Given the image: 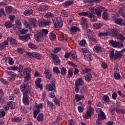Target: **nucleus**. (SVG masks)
<instances>
[{
    "mask_svg": "<svg viewBox=\"0 0 125 125\" xmlns=\"http://www.w3.org/2000/svg\"><path fill=\"white\" fill-rule=\"evenodd\" d=\"M20 90L22 93V103L25 106H29L30 101L29 100V94L31 93V89L29 84L22 83L20 86Z\"/></svg>",
    "mask_w": 125,
    "mask_h": 125,
    "instance_id": "obj_1",
    "label": "nucleus"
},
{
    "mask_svg": "<svg viewBox=\"0 0 125 125\" xmlns=\"http://www.w3.org/2000/svg\"><path fill=\"white\" fill-rule=\"evenodd\" d=\"M29 22L27 21H24V25L26 28L29 29L30 31H32V28H35L38 25V21L35 18H30L29 20Z\"/></svg>",
    "mask_w": 125,
    "mask_h": 125,
    "instance_id": "obj_2",
    "label": "nucleus"
},
{
    "mask_svg": "<svg viewBox=\"0 0 125 125\" xmlns=\"http://www.w3.org/2000/svg\"><path fill=\"white\" fill-rule=\"evenodd\" d=\"M84 84V82L82 78H78L75 83V91L76 93L79 92V87H81Z\"/></svg>",
    "mask_w": 125,
    "mask_h": 125,
    "instance_id": "obj_3",
    "label": "nucleus"
},
{
    "mask_svg": "<svg viewBox=\"0 0 125 125\" xmlns=\"http://www.w3.org/2000/svg\"><path fill=\"white\" fill-rule=\"evenodd\" d=\"M102 11H108V9L103 6H100L97 7V8L95 9L94 14L97 15L98 18H100L101 17Z\"/></svg>",
    "mask_w": 125,
    "mask_h": 125,
    "instance_id": "obj_4",
    "label": "nucleus"
},
{
    "mask_svg": "<svg viewBox=\"0 0 125 125\" xmlns=\"http://www.w3.org/2000/svg\"><path fill=\"white\" fill-rule=\"evenodd\" d=\"M53 21L54 22V24L55 28H58V27H60V28H61V27L63 26V21H62V19L60 17H57L56 22H55V21L53 20Z\"/></svg>",
    "mask_w": 125,
    "mask_h": 125,
    "instance_id": "obj_5",
    "label": "nucleus"
},
{
    "mask_svg": "<svg viewBox=\"0 0 125 125\" xmlns=\"http://www.w3.org/2000/svg\"><path fill=\"white\" fill-rule=\"evenodd\" d=\"M51 57L52 59H53V62L56 66L59 65V64L61 63V61L60 60V59H59V57H58L57 55L51 54Z\"/></svg>",
    "mask_w": 125,
    "mask_h": 125,
    "instance_id": "obj_6",
    "label": "nucleus"
},
{
    "mask_svg": "<svg viewBox=\"0 0 125 125\" xmlns=\"http://www.w3.org/2000/svg\"><path fill=\"white\" fill-rule=\"evenodd\" d=\"M82 51H83L84 53V57L87 61H91V59H92V58L91 57V54L90 52L86 50L81 49L80 50V52H82Z\"/></svg>",
    "mask_w": 125,
    "mask_h": 125,
    "instance_id": "obj_7",
    "label": "nucleus"
},
{
    "mask_svg": "<svg viewBox=\"0 0 125 125\" xmlns=\"http://www.w3.org/2000/svg\"><path fill=\"white\" fill-rule=\"evenodd\" d=\"M38 23L40 27H44V26H48L50 24V21L41 19L39 20Z\"/></svg>",
    "mask_w": 125,
    "mask_h": 125,
    "instance_id": "obj_8",
    "label": "nucleus"
},
{
    "mask_svg": "<svg viewBox=\"0 0 125 125\" xmlns=\"http://www.w3.org/2000/svg\"><path fill=\"white\" fill-rule=\"evenodd\" d=\"M80 22L83 29H87L88 26V22L87 21V19L84 17H82L80 20Z\"/></svg>",
    "mask_w": 125,
    "mask_h": 125,
    "instance_id": "obj_9",
    "label": "nucleus"
},
{
    "mask_svg": "<svg viewBox=\"0 0 125 125\" xmlns=\"http://www.w3.org/2000/svg\"><path fill=\"white\" fill-rule=\"evenodd\" d=\"M44 75L46 78L48 80H50L52 79V74H51V72L49 69L47 68L45 69L44 72Z\"/></svg>",
    "mask_w": 125,
    "mask_h": 125,
    "instance_id": "obj_10",
    "label": "nucleus"
},
{
    "mask_svg": "<svg viewBox=\"0 0 125 125\" xmlns=\"http://www.w3.org/2000/svg\"><path fill=\"white\" fill-rule=\"evenodd\" d=\"M78 32H81V29L77 26H72L70 27V32L71 35H76Z\"/></svg>",
    "mask_w": 125,
    "mask_h": 125,
    "instance_id": "obj_11",
    "label": "nucleus"
},
{
    "mask_svg": "<svg viewBox=\"0 0 125 125\" xmlns=\"http://www.w3.org/2000/svg\"><path fill=\"white\" fill-rule=\"evenodd\" d=\"M19 39L22 42H28V41L31 40V37H30V35L27 34L26 35L19 36Z\"/></svg>",
    "mask_w": 125,
    "mask_h": 125,
    "instance_id": "obj_12",
    "label": "nucleus"
},
{
    "mask_svg": "<svg viewBox=\"0 0 125 125\" xmlns=\"http://www.w3.org/2000/svg\"><path fill=\"white\" fill-rule=\"evenodd\" d=\"M16 25L14 24L13 29L16 30V28L18 30H20L22 28V24L21 23V21L18 19L15 21Z\"/></svg>",
    "mask_w": 125,
    "mask_h": 125,
    "instance_id": "obj_13",
    "label": "nucleus"
},
{
    "mask_svg": "<svg viewBox=\"0 0 125 125\" xmlns=\"http://www.w3.org/2000/svg\"><path fill=\"white\" fill-rule=\"evenodd\" d=\"M11 121L12 123H15V124L17 123H20L22 122V117L21 116H15L11 118Z\"/></svg>",
    "mask_w": 125,
    "mask_h": 125,
    "instance_id": "obj_14",
    "label": "nucleus"
},
{
    "mask_svg": "<svg viewBox=\"0 0 125 125\" xmlns=\"http://www.w3.org/2000/svg\"><path fill=\"white\" fill-rule=\"evenodd\" d=\"M41 83H42V78H38L35 82L36 86L40 89H42V85L41 84Z\"/></svg>",
    "mask_w": 125,
    "mask_h": 125,
    "instance_id": "obj_15",
    "label": "nucleus"
},
{
    "mask_svg": "<svg viewBox=\"0 0 125 125\" xmlns=\"http://www.w3.org/2000/svg\"><path fill=\"white\" fill-rule=\"evenodd\" d=\"M88 17L89 18L90 21H91L92 22H96V21H97V17L92 13L89 12Z\"/></svg>",
    "mask_w": 125,
    "mask_h": 125,
    "instance_id": "obj_16",
    "label": "nucleus"
},
{
    "mask_svg": "<svg viewBox=\"0 0 125 125\" xmlns=\"http://www.w3.org/2000/svg\"><path fill=\"white\" fill-rule=\"evenodd\" d=\"M34 37L36 42H42V38H43V36L40 32L36 34Z\"/></svg>",
    "mask_w": 125,
    "mask_h": 125,
    "instance_id": "obj_17",
    "label": "nucleus"
},
{
    "mask_svg": "<svg viewBox=\"0 0 125 125\" xmlns=\"http://www.w3.org/2000/svg\"><path fill=\"white\" fill-rule=\"evenodd\" d=\"M47 107L50 110H53L56 108L55 104L52 102L49 101H47Z\"/></svg>",
    "mask_w": 125,
    "mask_h": 125,
    "instance_id": "obj_18",
    "label": "nucleus"
},
{
    "mask_svg": "<svg viewBox=\"0 0 125 125\" xmlns=\"http://www.w3.org/2000/svg\"><path fill=\"white\" fill-rule=\"evenodd\" d=\"M7 40L12 45H17V40L11 37H8Z\"/></svg>",
    "mask_w": 125,
    "mask_h": 125,
    "instance_id": "obj_19",
    "label": "nucleus"
},
{
    "mask_svg": "<svg viewBox=\"0 0 125 125\" xmlns=\"http://www.w3.org/2000/svg\"><path fill=\"white\" fill-rule=\"evenodd\" d=\"M46 89L47 91H53V92H56V88L53 87V86L50 84H47L46 85Z\"/></svg>",
    "mask_w": 125,
    "mask_h": 125,
    "instance_id": "obj_20",
    "label": "nucleus"
},
{
    "mask_svg": "<svg viewBox=\"0 0 125 125\" xmlns=\"http://www.w3.org/2000/svg\"><path fill=\"white\" fill-rule=\"evenodd\" d=\"M98 121H102V120L106 119V115H105V113L103 111L101 112L100 114H98Z\"/></svg>",
    "mask_w": 125,
    "mask_h": 125,
    "instance_id": "obj_21",
    "label": "nucleus"
},
{
    "mask_svg": "<svg viewBox=\"0 0 125 125\" xmlns=\"http://www.w3.org/2000/svg\"><path fill=\"white\" fill-rule=\"evenodd\" d=\"M123 19L119 18L115 20L114 22L116 23V24H117V25L123 26H125V24L124 22H123Z\"/></svg>",
    "mask_w": 125,
    "mask_h": 125,
    "instance_id": "obj_22",
    "label": "nucleus"
},
{
    "mask_svg": "<svg viewBox=\"0 0 125 125\" xmlns=\"http://www.w3.org/2000/svg\"><path fill=\"white\" fill-rule=\"evenodd\" d=\"M14 24H12V21H7L4 23V26L5 28L10 29V28H13Z\"/></svg>",
    "mask_w": 125,
    "mask_h": 125,
    "instance_id": "obj_23",
    "label": "nucleus"
},
{
    "mask_svg": "<svg viewBox=\"0 0 125 125\" xmlns=\"http://www.w3.org/2000/svg\"><path fill=\"white\" fill-rule=\"evenodd\" d=\"M35 105H34L35 108L37 109V110H39V111H41V110H42L43 109V103H40L38 104L37 103H35Z\"/></svg>",
    "mask_w": 125,
    "mask_h": 125,
    "instance_id": "obj_24",
    "label": "nucleus"
},
{
    "mask_svg": "<svg viewBox=\"0 0 125 125\" xmlns=\"http://www.w3.org/2000/svg\"><path fill=\"white\" fill-rule=\"evenodd\" d=\"M33 13H34V11H33V9H28L25 10L23 14L25 16H29V15H32Z\"/></svg>",
    "mask_w": 125,
    "mask_h": 125,
    "instance_id": "obj_25",
    "label": "nucleus"
},
{
    "mask_svg": "<svg viewBox=\"0 0 125 125\" xmlns=\"http://www.w3.org/2000/svg\"><path fill=\"white\" fill-rule=\"evenodd\" d=\"M33 57L37 59V60H41L42 59V55L38 52L33 53Z\"/></svg>",
    "mask_w": 125,
    "mask_h": 125,
    "instance_id": "obj_26",
    "label": "nucleus"
},
{
    "mask_svg": "<svg viewBox=\"0 0 125 125\" xmlns=\"http://www.w3.org/2000/svg\"><path fill=\"white\" fill-rule=\"evenodd\" d=\"M70 57L73 59V60H77L78 59L76 51L73 50L70 51Z\"/></svg>",
    "mask_w": 125,
    "mask_h": 125,
    "instance_id": "obj_27",
    "label": "nucleus"
},
{
    "mask_svg": "<svg viewBox=\"0 0 125 125\" xmlns=\"http://www.w3.org/2000/svg\"><path fill=\"white\" fill-rule=\"evenodd\" d=\"M93 50L96 53H101L102 52V49L100 46L96 45L93 48Z\"/></svg>",
    "mask_w": 125,
    "mask_h": 125,
    "instance_id": "obj_28",
    "label": "nucleus"
},
{
    "mask_svg": "<svg viewBox=\"0 0 125 125\" xmlns=\"http://www.w3.org/2000/svg\"><path fill=\"white\" fill-rule=\"evenodd\" d=\"M74 98L76 102H79V101H81V100H82L83 98H84V96L79 95V94H75Z\"/></svg>",
    "mask_w": 125,
    "mask_h": 125,
    "instance_id": "obj_29",
    "label": "nucleus"
},
{
    "mask_svg": "<svg viewBox=\"0 0 125 125\" xmlns=\"http://www.w3.org/2000/svg\"><path fill=\"white\" fill-rule=\"evenodd\" d=\"M14 102L13 101L8 102L6 103V105L9 108L11 109H15V106H14Z\"/></svg>",
    "mask_w": 125,
    "mask_h": 125,
    "instance_id": "obj_30",
    "label": "nucleus"
},
{
    "mask_svg": "<svg viewBox=\"0 0 125 125\" xmlns=\"http://www.w3.org/2000/svg\"><path fill=\"white\" fill-rule=\"evenodd\" d=\"M108 42L112 47H117L118 46V42L113 40H109Z\"/></svg>",
    "mask_w": 125,
    "mask_h": 125,
    "instance_id": "obj_31",
    "label": "nucleus"
},
{
    "mask_svg": "<svg viewBox=\"0 0 125 125\" xmlns=\"http://www.w3.org/2000/svg\"><path fill=\"white\" fill-rule=\"evenodd\" d=\"M102 17L104 20L107 21L109 20V14L107 13V11H104L103 13Z\"/></svg>",
    "mask_w": 125,
    "mask_h": 125,
    "instance_id": "obj_32",
    "label": "nucleus"
},
{
    "mask_svg": "<svg viewBox=\"0 0 125 125\" xmlns=\"http://www.w3.org/2000/svg\"><path fill=\"white\" fill-rule=\"evenodd\" d=\"M49 38L50 41L54 42V41L56 40V35L52 32H50L49 33Z\"/></svg>",
    "mask_w": 125,
    "mask_h": 125,
    "instance_id": "obj_33",
    "label": "nucleus"
},
{
    "mask_svg": "<svg viewBox=\"0 0 125 125\" xmlns=\"http://www.w3.org/2000/svg\"><path fill=\"white\" fill-rule=\"evenodd\" d=\"M92 78V75L90 73H88L85 76V80L86 82H91V79Z\"/></svg>",
    "mask_w": 125,
    "mask_h": 125,
    "instance_id": "obj_34",
    "label": "nucleus"
},
{
    "mask_svg": "<svg viewBox=\"0 0 125 125\" xmlns=\"http://www.w3.org/2000/svg\"><path fill=\"white\" fill-rule=\"evenodd\" d=\"M63 4V6H70V5H73L74 4V1L72 0H69L64 2Z\"/></svg>",
    "mask_w": 125,
    "mask_h": 125,
    "instance_id": "obj_35",
    "label": "nucleus"
},
{
    "mask_svg": "<svg viewBox=\"0 0 125 125\" xmlns=\"http://www.w3.org/2000/svg\"><path fill=\"white\" fill-rule=\"evenodd\" d=\"M3 96V90L2 89H0V103L3 104L4 103V100L2 99Z\"/></svg>",
    "mask_w": 125,
    "mask_h": 125,
    "instance_id": "obj_36",
    "label": "nucleus"
},
{
    "mask_svg": "<svg viewBox=\"0 0 125 125\" xmlns=\"http://www.w3.org/2000/svg\"><path fill=\"white\" fill-rule=\"evenodd\" d=\"M39 32L42 36V37H43L46 36V35L48 34V30L45 29H42V30H41V31Z\"/></svg>",
    "mask_w": 125,
    "mask_h": 125,
    "instance_id": "obj_37",
    "label": "nucleus"
},
{
    "mask_svg": "<svg viewBox=\"0 0 125 125\" xmlns=\"http://www.w3.org/2000/svg\"><path fill=\"white\" fill-rule=\"evenodd\" d=\"M38 122H42L43 121V113H39L37 116Z\"/></svg>",
    "mask_w": 125,
    "mask_h": 125,
    "instance_id": "obj_38",
    "label": "nucleus"
},
{
    "mask_svg": "<svg viewBox=\"0 0 125 125\" xmlns=\"http://www.w3.org/2000/svg\"><path fill=\"white\" fill-rule=\"evenodd\" d=\"M12 7L11 6H8L5 7V11L7 14H10L12 12Z\"/></svg>",
    "mask_w": 125,
    "mask_h": 125,
    "instance_id": "obj_39",
    "label": "nucleus"
},
{
    "mask_svg": "<svg viewBox=\"0 0 125 125\" xmlns=\"http://www.w3.org/2000/svg\"><path fill=\"white\" fill-rule=\"evenodd\" d=\"M89 41H90V42H97V40H96V36L94 34L93 35H90Z\"/></svg>",
    "mask_w": 125,
    "mask_h": 125,
    "instance_id": "obj_40",
    "label": "nucleus"
},
{
    "mask_svg": "<svg viewBox=\"0 0 125 125\" xmlns=\"http://www.w3.org/2000/svg\"><path fill=\"white\" fill-rule=\"evenodd\" d=\"M28 45L29 48H31L32 50L38 49V47L36 45H35V44L32 43L31 42H30L28 44Z\"/></svg>",
    "mask_w": 125,
    "mask_h": 125,
    "instance_id": "obj_41",
    "label": "nucleus"
},
{
    "mask_svg": "<svg viewBox=\"0 0 125 125\" xmlns=\"http://www.w3.org/2000/svg\"><path fill=\"white\" fill-rule=\"evenodd\" d=\"M123 55L121 53V52L116 51L114 55V59H118V58H120V57H122Z\"/></svg>",
    "mask_w": 125,
    "mask_h": 125,
    "instance_id": "obj_42",
    "label": "nucleus"
},
{
    "mask_svg": "<svg viewBox=\"0 0 125 125\" xmlns=\"http://www.w3.org/2000/svg\"><path fill=\"white\" fill-rule=\"evenodd\" d=\"M108 36H109V34H108V33L105 32H101L98 33V37L99 38H102V37H108Z\"/></svg>",
    "mask_w": 125,
    "mask_h": 125,
    "instance_id": "obj_43",
    "label": "nucleus"
},
{
    "mask_svg": "<svg viewBox=\"0 0 125 125\" xmlns=\"http://www.w3.org/2000/svg\"><path fill=\"white\" fill-rule=\"evenodd\" d=\"M91 113H89L88 111H86V114L83 115V117L85 120H88V119H90L91 117Z\"/></svg>",
    "mask_w": 125,
    "mask_h": 125,
    "instance_id": "obj_44",
    "label": "nucleus"
},
{
    "mask_svg": "<svg viewBox=\"0 0 125 125\" xmlns=\"http://www.w3.org/2000/svg\"><path fill=\"white\" fill-rule=\"evenodd\" d=\"M40 112H41V110H39L38 109L34 110L33 112V118H34V119H36V118L38 117L39 114H40Z\"/></svg>",
    "mask_w": 125,
    "mask_h": 125,
    "instance_id": "obj_45",
    "label": "nucleus"
},
{
    "mask_svg": "<svg viewBox=\"0 0 125 125\" xmlns=\"http://www.w3.org/2000/svg\"><path fill=\"white\" fill-rule=\"evenodd\" d=\"M61 75L62 76H65L66 74H67V69H66V68L65 67H62L61 69Z\"/></svg>",
    "mask_w": 125,
    "mask_h": 125,
    "instance_id": "obj_46",
    "label": "nucleus"
},
{
    "mask_svg": "<svg viewBox=\"0 0 125 125\" xmlns=\"http://www.w3.org/2000/svg\"><path fill=\"white\" fill-rule=\"evenodd\" d=\"M93 26L95 27V29L98 30V29H101L102 27V24L101 23H95L93 24Z\"/></svg>",
    "mask_w": 125,
    "mask_h": 125,
    "instance_id": "obj_47",
    "label": "nucleus"
},
{
    "mask_svg": "<svg viewBox=\"0 0 125 125\" xmlns=\"http://www.w3.org/2000/svg\"><path fill=\"white\" fill-rule=\"evenodd\" d=\"M103 100H104L105 103H109L110 102V99L109 98V97L106 95L104 96Z\"/></svg>",
    "mask_w": 125,
    "mask_h": 125,
    "instance_id": "obj_48",
    "label": "nucleus"
},
{
    "mask_svg": "<svg viewBox=\"0 0 125 125\" xmlns=\"http://www.w3.org/2000/svg\"><path fill=\"white\" fill-rule=\"evenodd\" d=\"M109 57L110 59H113V58H115V51H114V50L109 51Z\"/></svg>",
    "mask_w": 125,
    "mask_h": 125,
    "instance_id": "obj_49",
    "label": "nucleus"
},
{
    "mask_svg": "<svg viewBox=\"0 0 125 125\" xmlns=\"http://www.w3.org/2000/svg\"><path fill=\"white\" fill-rule=\"evenodd\" d=\"M54 17V14L50 12L47 13L46 15L44 16V17H45V18H52V17Z\"/></svg>",
    "mask_w": 125,
    "mask_h": 125,
    "instance_id": "obj_50",
    "label": "nucleus"
},
{
    "mask_svg": "<svg viewBox=\"0 0 125 125\" xmlns=\"http://www.w3.org/2000/svg\"><path fill=\"white\" fill-rule=\"evenodd\" d=\"M5 116V111H4V109H0V119H1V118H4Z\"/></svg>",
    "mask_w": 125,
    "mask_h": 125,
    "instance_id": "obj_51",
    "label": "nucleus"
},
{
    "mask_svg": "<svg viewBox=\"0 0 125 125\" xmlns=\"http://www.w3.org/2000/svg\"><path fill=\"white\" fill-rule=\"evenodd\" d=\"M8 64L11 65V66H12L14 64V61H13V59L11 57H8Z\"/></svg>",
    "mask_w": 125,
    "mask_h": 125,
    "instance_id": "obj_52",
    "label": "nucleus"
},
{
    "mask_svg": "<svg viewBox=\"0 0 125 125\" xmlns=\"http://www.w3.org/2000/svg\"><path fill=\"white\" fill-rule=\"evenodd\" d=\"M6 73L8 74V75H10V76H12L14 78H15V77H16V74L11 71L6 70Z\"/></svg>",
    "mask_w": 125,
    "mask_h": 125,
    "instance_id": "obj_53",
    "label": "nucleus"
},
{
    "mask_svg": "<svg viewBox=\"0 0 125 125\" xmlns=\"http://www.w3.org/2000/svg\"><path fill=\"white\" fill-rule=\"evenodd\" d=\"M84 86H81L80 87H79V91H80V93L81 94H83V93H84Z\"/></svg>",
    "mask_w": 125,
    "mask_h": 125,
    "instance_id": "obj_54",
    "label": "nucleus"
},
{
    "mask_svg": "<svg viewBox=\"0 0 125 125\" xmlns=\"http://www.w3.org/2000/svg\"><path fill=\"white\" fill-rule=\"evenodd\" d=\"M73 68H69L68 69V75L69 78H72L73 77Z\"/></svg>",
    "mask_w": 125,
    "mask_h": 125,
    "instance_id": "obj_55",
    "label": "nucleus"
},
{
    "mask_svg": "<svg viewBox=\"0 0 125 125\" xmlns=\"http://www.w3.org/2000/svg\"><path fill=\"white\" fill-rule=\"evenodd\" d=\"M91 72V69L90 68H85L83 69V74H88V73Z\"/></svg>",
    "mask_w": 125,
    "mask_h": 125,
    "instance_id": "obj_56",
    "label": "nucleus"
},
{
    "mask_svg": "<svg viewBox=\"0 0 125 125\" xmlns=\"http://www.w3.org/2000/svg\"><path fill=\"white\" fill-rule=\"evenodd\" d=\"M84 109V108L83 107V105H81L78 107V110L79 113H83V112Z\"/></svg>",
    "mask_w": 125,
    "mask_h": 125,
    "instance_id": "obj_57",
    "label": "nucleus"
},
{
    "mask_svg": "<svg viewBox=\"0 0 125 125\" xmlns=\"http://www.w3.org/2000/svg\"><path fill=\"white\" fill-rule=\"evenodd\" d=\"M79 15H80V16H87L88 17V16L89 15V13L86 12H83L81 13H79Z\"/></svg>",
    "mask_w": 125,
    "mask_h": 125,
    "instance_id": "obj_58",
    "label": "nucleus"
},
{
    "mask_svg": "<svg viewBox=\"0 0 125 125\" xmlns=\"http://www.w3.org/2000/svg\"><path fill=\"white\" fill-rule=\"evenodd\" d=\"M101 67L103 69L106 70V69H107L108 68V65H107V63H106V62H102Z\"/></svg>",
    "mask_w": 125,
    "mask_h": 125,
    "instance_id": "obj_59",
    "label": "nucleus"
},
{
    "mask_svg": "<svg viewBox=\"0 0 125 125\" xmlns=\"http://www.w3.org/2000/svg\"><path fill=\"white\" fill-rule=\"evenodd\" d=\"M53 102L56 105H58L59 107L60 106V103H61V101L58 100L57 98H55L54 100H53Z\"/></svg>",
    "mask_w": 125,
    "mask_h": 125,
    "instance_id": "obj_60",
    "label": "nucleus"
},
{
    "mask_svg": "<svg viewBox=\"0 0 125 125\" xmlns=\"http://www.w3.org/2000/svg\"><path fill=\"white\" fill-rule=\"evenodd\" d=\"M114 78L115 80H120L121 79V75L117 73H114Z\"/></svg>",
    "mask_w": 125,
    "mask_h": 125,
    "instance_id": "obj_61",
    "label": "nucleus"
},
{
    "mask_svg": "<svg viewBox=\"0 0 125 125\" xmlns=\"http://www.w3.org/2000/svg\"><path fill=\"white\" fill-rule=\"evenodd\" d=\"M118 39L121 42H123V41H125V37H124V35H123L122 34H119L118 35Z\"/></svg>",
    "mask_w": 125,
    "mask_h": 125,
    "instance_id": "obj_62",
    "label": "nucleus"
},
{
    "mask_svg": "<svg viewBox=\"0 0 125 125\" xmlns=\"http://www.w3.org/2000/svg\"><path fill=\"white\" fill-rule=\"evenodd\" d=\"M53 71L55 74H60V70H59V68L57 67H55L53 68Z\"/></svg>",
    "mask_w": 125,
    "mask_h": 125,
    "instance_id": "obj_63",
    "label": "nucleus"
},
{
    "mask_svg": "<svg viewBox=\"0 0 125 125\" xmlns=\"http://www.w3.org/2000/svg\"><path fill=\"white\" fill-rule=\"evenodd\" d=\"M85 43H86V41L84 40H83L80 42L79 45L80 46H84V45H85Z\"/></svg>",
    "mask_w": 125,
    "mask_h": 125,
    "instance_id": "obj_64",
    "label": "nucleus"
}]
</instances>
